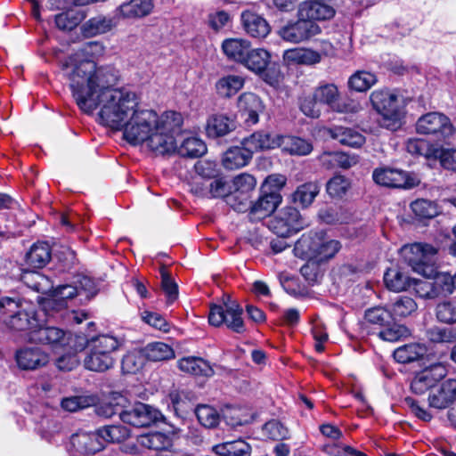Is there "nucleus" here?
Wrapping results in <instances>:
<instances>
[{
    "label": "nucleus",
    "instance_id": "nucleus-52",
    "mask_svg": "<svg viewBox=\"0 0 456 456\" xmlns=\"http://www.w3.org/2000/svg\"><path fill=\"white\" fill-rule=\"evenodd\" d=\"M118 340L109 335H101L91 338V349L110 354L118 348Z\"/></svg>",
    "mask_w": 456,
    "mask_h": 456
},
{
    "label": "nucleus",
    "instance_id": "nucleus-12",
    "mask_svg": "<svg viewBox=\"0 0 456 456\" xmlns=\"http://www.w3.org/2000/svg\"><path fill=\"white\" fill-rule=\"evenodd\" d=\"M321 33V28L305 17H300L294 23H289L279 30V36L285 41L291 43H300L308 40Z\"/></svg>",
    "mask_w": 456,
    "mask_h": 456
},
{
    "label": "nucleus",
    "instance_id": "nucleus-54",
    "mask_svg": "<svg viewBox=\"0 0 456 456\" xmlns=\"http://www.w3.org/2000/svg\"><path fill=\"white\" fill-rule=\"evenodd\" d=\"M436 314L437 320L441 322L447 324L456 323V299L439 303L436 308Z\"/></svg>",
    "mask_w": 456,
    "mask_h": 456
},
{
    "label": "nucleus",
    "instance_id": "nucleus-51",
    "mask_svg": "<svg viewBox=\"0 0 456 456\" xmlns=\"http://www.w3.org/2000/svg\"><path fill=\"white\" fill-rule=\"evenodd\" d=\"M96 401L94 395H76L63 398L61 405L65 411L74 412L95 405Z\"/></svg>",
    "mask_w": 456,
    "mask_h": 456
},
{
    "label": "nucleus",
    "instance_id": "nucleus-60",
    "mask_svg": "<svg viewBox=\"0 0 456 456\" xmlns=\"http://www.w3.org/2000/svg\"><path fill=\"white\" fill-rule=\"evenodd\" d=\"M411 286L415 290V293L421 298L434 299L438 297L437 292H436L433 280H419L412 279Z\"/></svg>",
    "mask_w": 456,
    "mask_h": 456
},
{
    "label": "nucleus",
    "instance_id": "nucleus-63",
    "mask_svg": "<svg viewBox=\"0 0 456 456\" xmlns=\"http://www.w3.org/2000/svg\"><path fill=\"white\" fill-rule=\"evenodd\" d=\"M319 217L322 222L328 224H337L347 222V217L344 216L341 208H327L321 209Z\"/></svg>",
    "mask_w": 456,
    "mask_h": 456
},
{
    "label": "nucleus",
    "instance_id": "nucleus-64",
    "mask_svg": "<svg viewBox=\"0 0 456 456\" xmlns=\"http://www.w3.org/2000/svg\"><path fill=\"white\" fill-rule=\"evenodd\" d=\"M406 151L413 156H424L428 158L431 150L427 141L422 139L411 138L406 142Z\"/></svg>",
    "mask_w": 456,
    "mask_h": 456
},
{
    "label": "nucleus",
    "instance_id": "nucleus-9",
    "mask_svg": "<svg viewBox=\"0 0 456 456\" xmlns=\"http://www.w3.org/2000/svg\"><path fill=\"white\" fill-rule=\"evenodd\" d=\"M269 227L279 236L289 237L303 228V223L296 208L285 207L270 221Z\"/></svg>",
    "mask_w": 456,
    "mask_h": 456
},
{
    "label": "nucleus",
    "instance_id": "nucleus-62",
    "mask_svg": "<svg viewBox=\"0 0 456 456\" xmlns=\"http://www.w3.org/2000/svg\"><path fill=\"white\" fill-rule=\"evenodd\" d=\"M407 332L405 326L391 322L389 326L383 327L379 332V337L383 340L395 342L404 337Z\"/></svg>",
    "mask_w": 456,
    "mask_h": 456
},
{
    "label": "nucleus",
    "instance_id": "nucleus-16",
    "mask_svg": "<svg viewBox=\"0 0 456 456\" xmlns=\"http://www.w3.org/2000/svg\"><path fill=\"white\" fill-rule=\"evenodd\" d=\"M61 12L55 15V23L60 29L71 30L86 16L83 5L79 2H61Z\"/></svg>",
    "mask_w": 456,
    "mask_h": 456
},
{
    "label": "nucleus",
    "instance_id": "nucleus-35",
    "mask_svg": "<svg viewBox=\"0 0 456 456\" xmlns=\"http://www.w3.org/2000/svg\"><path fill=\"white\" fill-rule=\"evenodd\" d=\"M178 368L183 372L196 376L208 377L214 373L209 363L200 357H183L178 361Z\"/></svg>",
    "mask_w": 456,
    "mask_h": 456
},
{
    "label": "nucleus",
    "instance_id": "nucleus-42",
    "mask_svg": "<svg viewBox=\"0 0 456 456\" xmlns=\"http://www.w3.org/2000/svg\"><path fill=\"white\" fill-rule=\"evenodd\" d=\"M244 86V78L237 75H228L221 77L216 84L217 94L224 98L236 94Z\"/></svg>",
    "mask_w": 456,
    "mask_h": 456
},
{
    "label": "nucleus",
    "instance_id": "nucleus-40",
    "mask_svg": "<svg viewBox=\"0 0 456 456\" xmlns=\"http://www.w3.org/2000/svg\"><path fill=\"white\" fill-rule=\"evenodd\" d=\"M114 359L110 354L90 349L84 360L85 367L93 371H105L113 366Z\"/></svg>",
    "mask_w": 456,
    "mask_h": 456
},
{
    "label": "nucleus",
    "instance_id": "nucleus-41",
    "mask_svg": "<svg viewBox=\"0 0 456 456\" xmlns=\"http://www.w3.org/2000/svg\"><path fill=\"white\" fill-rule=\"evenodd\" d=\"M97 430L104 446L107 443H122L131 436L130 429L122 425L104 426Z\"/></svg>",
    "mask_w": 456,
    "mask_h": 456
},
{
    "label": "nucleus",
    "instance_id": "nucleus-28",
    "mask_svg": "<svg viewBox=\"0 0 456 456\" xmlns=\"http://www.w3.org/2000/svg\"><path fill=\"white\" fill-rule=\"evenodd\" d=\"M51 248L46 242L34 243L25 256L28 267L41 269L51 260Z\"/></svg>",
    "mask_w": 456,
    "mask_h": 456
},
{
    "label": "nucleus",
    "instance_id": "nucleus-34",
    "mask_svg": "<svg viewBox=\"0 0 456 456\" xmlns=\"http://www.w3.org/2000/svg\"><path fill=\"white\" fill-rule=\"evenodd\" d=\"M321 185L317 181L306 182L296 189L292 193V201L303 208H308L319 194Z\"/></svg>",
    "mask_w": 456,
    "mask_h": 456
},
{
    "label": "nucleus",
    "instance_id": "nucleus-59",
    "mask_svg": "<svg viewBox=\"0 0 456 456\" xmlns=\"http://www.w3.org/2000/svg\"><path fill=\"white\" fill-rule=\"evenodd\" d=\"M417 309L416 302L409 297H400L393 304L392 315L395 317H406Z\"/></svg>",
    "mask_w": 456,
    "mask_h": 456
},
{
    "label": "nucleus",
    "instance_id": "nucleus-3",
    "mask_svg": "<svg viewBox=\"0 0 456 456\" xmlns=\"http://www.w3.org/2000/svg\"><path fill=\"white\" fill-rule=\"evenodd\" d=\"M371 105L381 116L379 125L390 131H397L403 124L405 110L397 95L388 90H375L370 94Z\"/></svg>",
    "mask_w": 456,
    "mask_h": 456
},
{
    "label": "nucleus",
    "instance_id": "nucleus-11",
    "mask_svg": "<svg viewBox=\"0 0 456 456\" xmlns=\"http://www.w3.org/2000/svg\"><path fill=\"white\" fill-rule=\"evenodd\" d=\"M27 340L32 344H41L52 347L64 346L69 344L68 333L55 326L48 324L36 325L26 333Z\"/></svg>",
    "mask_w": 456,
    "mask_h": 456
},
{
    "label": "nucleus",
    "instance_id": "nucleus-22",
    "mask_svg": "<svg viewBox=\"0 0 456 456\" xmlns=\"http://www.w3.org/2000/svg\"><path fill=\"white\" fill-rule=\"evenodd\" d=\"M336 11L327 2H302L298 15L309 20H326L334 17Z\"/></svg>",
    "mask_w": 456,
    "mask_h": 456
},
{
    "label": "nucleus",
    "instance_id": "nucleus-25",
    "mask_svg": "<svg viewBox=\"0 0 456 456\" xmlns=\"http://www.w3.org/2000/svg\"><path fill=\"white\" fill-rule=\"evenodd\" d=\"M128 406V399L118 392H113L108 401L95 405L94 411L99 417L111 418L118 414L121 419L123 408Z\"/></svg>",
    "mask_w": 456,
    "mask_h": 456
},
{
    "label": "nucleus",
    "instance_id": "nucleus-55",
    "mask_svg": "<svg viewBox=\"0 0 456 456\" xmlns=\"http://www.w3.org/2000/svg\"><path fill=\"white\" fill-rule=\"evenodd\" d=\"M365 319L368 322L379 325L382 328L389 326L394 320L392 313L383 307L368 309L365 312Z\"/></svg>",
    "mask_w": 456,
    "mask_h": 456
},
{
    "label": "nucleus",
    "instance_id": "nucleus-44",
    "mask_svg": "<svg viewBox=\"0 0 456 456\" xmlns=\"http://www.w3.org/2000/svg\"><path fill=\"white\" fill-rule=\"evenodd\" d=\"M138 442L142 446L155 451L167 450L172 446L170 436L161 432L142 435L138 438Z\"/></svg>",
    "mask_w": 456,
    "mask_h": 456
},
{
    "label": "nucleus",
    "instance_id": "nucleus-5",
    "mask_svg": "<svg viewBox=\"0 0 456 456\" xmlns=\"http://www.w3.org/2000/svg\"><path fill=\"white\" fill-rule=\"evenodd\" d=\"M372 178L377 184L387 188L411 190L420 184L417 174L391 167L375 168Z\"/></svg>",
    "mask_w": 456,
    "mask_h": 456
},
{
    "label": "nucleus",
    "instance_id": "nucleus-29",
    "mask_svg": "<svg viewBox=\"0 0 456 456\" xmlns=\"http://www.w3.org/2000/svg\"><path fill=\"white\" fill-rule=\"evenodd\" d=\"M287 64L313 65L319 63L322 60L321 54L312 49L291 48L284 51L282 55Z\"/></svg>",
    "mask_w": 456,
    "mask_h": 456
},
{
    "label": "nucleus",
    "instance_id": "nucleus-46",
    "mask_svg": "<svg viewBox=\"0 0 456 456\" xmlns=\"http://www.w3.org/2000/svg\"><path fill=\"white\" fill-rule=\"evenodd\" d=\"M6 325L16 331H27V333L35 328L34 322H37L33 314L26 311L19 310L11 314L8 320L4 321Z\"/></svg>",
    "mask_w": 456,
    "mask_h": 456
},
{
    "label": "nucleus",
    "instance_id": "nucleus-13",
    "mask_svg": "<svg viewBox=\"0 0 456 456\" xmlns=\"http://www.w3.org/2000/svg\"><path fill=\"white\" fill-rule=\"evenodd\" d=\"M445 375L446 369L443 364H432L413 378L411 383V389L416 395H422L433 387Z\"/></svg>",
    "mask_w": 456,
    "mask_h": 456
},
{
    "label": "nucleus",
    "instance_id": "nucleus-39",
    "mask_svg": "<svg viewBox=\"0 0 456 456\" xmlns=\"http://www.w3.org/2000/svg\"><path fill=\"white\" fill-rule=\"evenodd\" d=\"M322 238V232H310L303 234L296 242L295 249L305 256H318Z\"/></svg>",
    "mask_w": 456,
    "mask_h": 456
},
{
    "label": "nucleus",
    "instance_id": "nucleus-33",
    "mask_svg": "<svg viewBox=\"0 0 456 456\" xmlns=\"http://www.w3.org/2000/svg\"><path fill=\"white\" fill-rule=\"evenodd\" d=\"M329 134L341 144L359 148L365 142V137L355 129L334 126L329 129Z\"/></svg>",
    "mask_w": 456,
    "mask_h": 456
},
{
    "label": "nucleus",
    "instance_id": "nucleus-37",
    "mask_svg": "<svg viewBox=\"0 0 456 456\" xmlns=\"http://www.w3.org/2000/svg\"><path fill=\"white\" fill-rule=\"evenodd\" d=\"M252 156L242 145L241 147H232L224 154L223 165L226 169H238L247 166Z\"/></svg>",
    "mask_w": 456,
    "mask_h": 456
},
{
    "label": "nucleus",
    "instance_id": "nucleus-57",
    "mask_svg": "<svg viewBox=\"0 0 456 456\" xmlns=\"http://www.w3.org/2000/svg\"><path fill=\"white\" fill-rule=\"evenodd\" d=\"M427 337L433 343H452L456 340V330L432 327L427 330Z\"/></svg>",
    "mask_w": 456,
    "mask_h": 456
},
{
    "label": "nucleus",
    "instance_id": "nucleus-61",
    "mask_svg": "<svg viewBox=\"0 0 456 456\" xmlns=\"http://www.w3.org/2000/svg\"><path fill=\"white\" fill-rule=\"evenodd\" d=\"M209 195L208 198H224L228 197L229 202L232 200L231 198L232 191L231 185L222 178L213 180L208 183Z\"/></svg>",
    "mask_w": 456,
    "mask_h": 456
},
{
    "label": "nucleus",
    "instance_id": "nucleus-20",
    "mask_svg": "<svg viewBox=\"0 0 456 456\" xmlns=\"http://www.w3.org/2000/svg\"><path fill=\"white\" fill-rule=\"evenodd\" d=\"M247 151L253 156L255 152L274 149L281 145V137L272 135L265 131H257L241 142Z\"/></svg>",
    "mask_w": 456,
    "mask_h": 456
},
{
    "label": "nucleus",
    "instance_id": "nucleus-15",
    "mask_svg": "<svg viewBox=\"0 0 456 456\" xmlns=\"http://www.w3.org/2000/svg\"><path fill=\"white\" fill-rule=\"evenodd\" d=\"M282 197L280 192L265 191L261 188L260 194L256 200L249 201L246 209L250 210V214L256 218H265L274 212Z\"/></svg>",
    "mask_w": 456,
    "mask_h": 456
},
{
    "label": "nucleus",
    "instance_id": "nucleus-23",
    "mask_svg": "<svg viewBox=\"0 0 456 456\" xmlns=\"http://www.w3.org/2000/svg\"><path fill=\"white\" fill-rule=\"evenodd\" d=\"M183 125V117L180 113L175 111H166L160 117L158 116V127H156L155 133L164 134L167 136H170L174 142V150L171 151L175 152L176 149V138L181 131Z\"/></svg>",
    "mask_w": 456,
    "mask_h": 456
},
{
    "label": "nucleus",
    "instance_id": "nucleus-18",
    "mask_svg": "<svg viewBox=\"0 0 456 456\" xmlns=\"http://www.w3.org/2000/svg\"><path fill=\"white\" fill-rule=\"evenodd\" d=\"M70 445L78 455L94 454L104 448L98 430L78 432L71 436Z\"/></svg>",
    "mask_w": 456,
    "mask_h": 456
},
{
    "label": "nucleus",
    "instance_id": "nucleus-47",
    "mask_svg": "<svg viewBox=\"0 0 456 456\" xmlns=\"http://www.w3.org/2000/svg\"><path fill=\"white\" fill-rule=\"evenodd\" d=\"M143 353L145 357L152 362L166 361L175 357L173 348L163 342H154L148 344Z\"/></svg>",
    "mask_w": 456,
    "mask_h": 456
},
{
    "label": "nucleus",
    "instance_id": "nucleus-56",
    "mask_svg": "<svg viewBox=\"0 0 456 456\" xmlns=\"http://www.w3.org/2000/svg\"><path fill=\"white\" fill-rule=\"evenodd\" d=\"M350 181L343 175H335L326 184V191L332 198H342L350 188Z\"/></svg>",
    "mask_w": 456,
    "mask_h": 456
},
{
    "label": "nucleus",
    "instance_id": "nucleus-6",
    "mask_svg": "<svg viewBox=\"0 0 456 456\" xmlns=\"http://www.w3.org/2000/svg\"><path fill=\"white\" fill-rule=\"evenodd\" d=\"M242 315V308L235 301L224 302L223 305H210L208 322L219 327L225 324L227 328L237 333H243L246 329Z\"/></svg>",
    "mask_w": 456,
    "mask_h": 456
},
{
    "label": "nucleus",
    "instance_id": "nucleus-26",
    "mask_svg": "<svg viewBox=\"0 0 456 456\" xmlns=\"http://www.w3.org/2000/svg\"><path fill=\"white\" fill-rule=\"evenodd\" d=\"M241 22L246 32L256 38L265 37L271 29L265 19L249 11L241 13Z\"/></svg>",
    "mask_w": 456,
    "mask_h": 456
},
{
    "label": "nucleus",
    "instance_id": "nucleus-43",
    "mask_svg": "<svg viewBox=\"0 0 456 456\" xmlns=\"http://www.w3.org/2000/svg\"><path fill=\"white\" fill-rule=\"evenodd\" d=\"M175 151L182 157L199 158L206 153L207 146L202 140L191 136L183 139L180 146L176 145Z\"/></svg>",
    "mask_w": 456,
    "mask_h": 456
},
{
    "label": "nucleus",
    "instance_id": "nucleus-38",
    "mask_svg": "<svg viewBox=\"0 0 456 456\" xmlns=\"http://www.w3.org/2000/svg\"><path fill=\"white\" fill-rule=\"evenodd\" d=\"M411 280L405 273L398 267L388 268L384 274L386 287L395 292L406 290L411 287Z\"/></svg>",
    "mask_w": 456,
    "mask_h": 456
},
{
    "label": "nucleus",
    "instance_id": "nucleus-7",
    "mask_svg": "<svg viewBox=\"0 0 456 456\" xmlns=\"http://www.w3.org/2000/svg\"><path fill=\"white\" fill-rule=\"evenodd\" d=\"M419 134L432 135L437 140H444L452 134L453 126L450 118L441 112H428L419 117L415 125Z\"/></svg>",
    "mask_w": 456,
    "mask_h": 456
},
{
    "label": "nucleus",
    "instance_id": "nucleus-49",
    "mask_svg": "<svg viewBox=\"0 0 456 456\" xmlns=\"http://www.w3.org/2000/svg\"><path fill=\"white\" fill-rule=\"evenodd\" d=\"M377 82L375 74L359 70L353 74L349 80L348 86L356 92H365L370 89Z\"/></svg>",
    "mask_w": 456,
    "mask_h": 456
},
{
    "label": "nucleus",
    "instance_id": "nucleus-4",
    "mask_svg": "<svg viewBox=\"0 0 456 456\" xmlns=\"http://www.w3.org/2000/svg\"><path fill=\"white\" fill-rule=\"evenodd\" d=\"M404 261L412 270L424 277H430L435 273L437 249L429 244L414 243L402 248Z\"/></svg>",
    "mask_w": 456,
    "mask_h": 456
},
{
    "label": "nucleus",
    "instance_id": "nucleus-48",
    "mask_svg": "<svg viewBox=\"0 0 456 456\" xmlns=\"http://www.w3.org/2000/svg\"><path fill=\"white\" fill-rule=\"evenodd\" d=\"M414 215L420 219H431L439 214V208L435 201L418 199L411 203Z\"/></svg>",
    "mask_w": 456,
    "mask_h": 456
},
{
    "label": "nucleus",
    "instance_id": "nucleus-45",
    "mask_svg": "<svg viewBox=\"0 0 456 456\" xmlns=\"http://www.w3.org/2000/svg\"><path fill=\"white\" fill-rule=\"evenodd\" d=\"M153 9L152 2H124L118 8L124 18L137 19L149 15Z\"/></svg>",
    "mask_w": 456,
    "mask_h": 456
},
{
    "label": "nucleus",
    "instance_id": "nucleus-2",
    "mask_svg": "<svg viewBox=\"0 0 456 456\" xmlns=\"http://www.w3.org/2000/svg\"><path fill=\"white\" fill-rule=\"evenodd\" d=\"M158 127V114L151 110L136 109L122 127L124 138L131 144L143 142L156 154H169L174 150L170 136L155 133Z\"/></svg>",
    "mask_w": 456,
    "mask_h": 456
},
{
    "label": "nucleus",
    "instance_id": "nucleus-24",
    "mask_svg": "<svg viewBox=\"0 0 456 456\" xmlns=\"http://www.w3.org/2000/svg\"><path fill=\"white\" fill-rule=\"evenodd\" d=\"M456 399V379H448L442 383L441 387L429 395L428 400L431 407L444 409L451 405Z\"/></svg>",
    "mask_w": 456,
    "mask_h": 456
},
{
    "label": "nucleus",
    "instance_id": "nucleus-17",
    "mask_svg": "<svg viewBox=\"0 0 456 456\" xmlns=\"http://www.w3.org/2000/svg\"><path fill=\"white\" fill-rule=\"evenodd\" d=\"M256 184L255 177L249 174H240L233 179L234 191L231 198L233 200H239L238 204L232 207L238 211L246 210L248 203L250 201V192L254 191Z\"/></svg>",
    "mask_w": 456,
    "mask_h": 456
},
{
    "label": "nucleus",
    "instance_id": "nucleus-21",
    "mask_svg": "<svg viewBox=\"0 0 456 456\" xmlns=\"http://www.w3.org/2000/svg\"><path fill=\"white\" fill-rule=\"evenodd\" d=\"M271 62V54L263 48H251L242 65L257 75H265V81L273 84L272 78L266 73Z\"/></svg>",
    "mask_w": 456,
    "mask_h": 456
},
{
    "label": "nucleus",
    "instance_id": "nucleus-32",
    "mask_svg": "<svg viewBox=\"0 0 456 456\" xmlns=\"http://www.w3.org/2000/svg\"><path fill=\"white\" fill-rule=\"evenodd\" d=\"M212 451L218 456H250L252 447L245 440L237 439L216 444Z\"/></svg>",
    "mask_w": 456,
    "mask_h": 456
},
{
    "label": "nucleus",
    "instance_id": "nucleus-10",
    "mask_svg": "<svg viewBox=\"0 0 456 456\" xmlns=\"http://www.w3.org/2000/svg\"><path fill=\"white\" fill-rule=\"evenodd\" d=\"M319 104H326L332 110L340 113H354L360 105L354 102H341L338 87L334 84H324L315 88L313 94Z\"/></svg>",
    "mask_w": 456,
    "mask_h": 456
},
{
    "label": "nucleus",
    "instance_id": "nucleus-31",
    "mask_svg": "<svg viewBox=\"0 0 456 456\" xmlns=\"http://www.w3.org/2000/svg\"><path fill=\"white\" fill-rule=\"evenodd\" d=\"M118 20L115 17L96 16L91 18L82 26V32L85 37H92L104 34L117 27Z\"/></svg>",
    "mask_w": 456,
    "mask_h": 456
},
{
    "label": "nucleus",
    "instance_id": "nucleus-27",
    "mask_svg": "<svg viewBox=\"0 0 456 456\" xmlns=\"http://www.w3.org/2000/svg\"><path fill=\"white\" fill-rule=\"evenodd\" d=\"M235 122L224 114L211 115L206 124V133L209 138H218L226 135L235 129Z\"/></svg>",
    "mask_w": 456,
    "mask_h": 456
},
{
    "label": "nucleus",
    "instance_id": "nucleus-14",
    "mask_svg": "<svg viewBox=\"0 0 456 456\" xmlns=\"http://www.w3.org/2000/svg\"><path fill=\"white\" fill-rule=\"evenodd\" d=\"M15 361L20 370H35L48 363L49 355L40 347L23 346L16 351Z\"/></svg>",
    "mask_w": 456,
    "mask_h": 456
},
{
    "label": "nucleus",
    "instance_id": "nucleus-30",
    "mask_svg": "<svg viewBox=\"0 0 456 456\" xmlns=\"http://www.w3.org/2000/svg\"><path fill=\"white\" fill-rule=\"evenodd\" d=\"M249 41L241 38L225 39L222 44V49L224 54L230 59L239 63H243L248 53L251 49Z\"/></svg>",
    "mask_w": 456,
    "mask_h": 456
},
{
    "label": "nucleus",
    "instance_id": "nucleus-8",
    "mask_svg": "<svg viewBox=\"0 0 456 456\" xmlns=\"http://www.w3.org/2000/svg\"><path fill=\"white\" fill-rule=\"evenodd\" d=\"M163 418L161 412L150 404L141 402L123 408L121 420L135 428H147Z\"/></svg>",
    "mask_w": 456,
    "mask_h": 456
},
{
    "label": "nucleus",
    "instance_id": "nucleus-36",
    "mask_svg": "<svg viewBox=\"0 0 456 456\" xmlns=\"http://www.w3.org/2000/svg\"><path fill=\"white\" fill-rule=\"evenodd\" d=\"M428 353L425 345L411 343L398 347L394 352V358L401 363H410L422 359Z\"/></svg>",
    "mask_w": 456,
    "mask_h": 456
},
{
    "label": "nucleus",
    "instance_id": "nucleus-58",
    "mask_svg": "<svg viewBox=\"0 0 456 456\" xmlns=\"http://www.w3.org/2000/svg\"><path fill=\"white\" fill-rule=\"evenodd\" d=\"M429 278H431V276ZM432 278L436 292H437V297L445 296L453 292L452 274L448 273H436L435 270Z\"/></svg>",
    "mask_w": 456,
    "mask_h": 456
},
{
    "label": "nucleus",
    "instance_id": "nucleus-1",
    "mask_svg": "<svg viewBox=\"0 0 456 456\" xmlns=\"http://www.w3.org/2000/svg\"><path fill=\"white\" fill-rule=\"evenodd\" d=\"M102 50L98 42H88L61 62V70L79 109L90 114L100 107L101 123L121 130L134 114L139 102L135 93L113 88L118 80V71L114 67H98L94 61L82 59Z\"/></svg>",
    "mask_w": 456,
    "mask_h": 456
},
{
    "label": "nucleus",
    "instance_id": "nucleus-50",
    "mask_svg": "<svg viewBox=\"0 0 456 456\" xmlns=\"http://www.w3.org/2000/svg\"><path fill=\"white\" fill-rule=\"evenodd\" d=\"M195 414L199 422L207 428H214L220 422L218 411L212 406L207 404L198 405Z\"/></svg>",
    "mask_w": 456,
    "mask_h": 456
},
{
    "label": "nucleus",
    "instance_id": "nucleus-19",
    "mask_svg": "<svg viewBox=\"0 0 456 456\" xmlns=\"http://www.w3.org/2000/svg\"><path fill=\"white\" fill-rule=\"evenodd\" d=\"M238 108L245 118L248 125H255L258 122L259 114L264 111L265 106L262 100L254 93L246 92L238 99Z\"/></svg>",
    "mask_w": 456,
    "mask_h": 456
},
{
    "label": "nucleus",
    "instance_id": "nucleus-53",
    "mask_svg": "<svg viewBox=\"0 0 456 456\" xmlns=\"http://www.w3.org/2000/svg\"><path fill=\"white\" fill-rule=\"evenodd\" d=\"M161 289L167 296V304H173L178 297V286L171 278V275L165 266L160 268Z\"/></svg>",
    "mask_w": 456,
    "mask_h": 456
}]
</instances>
